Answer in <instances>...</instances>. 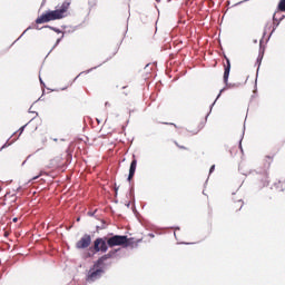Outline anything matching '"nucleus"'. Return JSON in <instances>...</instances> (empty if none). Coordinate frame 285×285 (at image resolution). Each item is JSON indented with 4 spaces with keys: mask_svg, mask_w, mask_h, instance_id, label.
I'll return each mask as SVG.
<instances>
[{
    "mask_svg": "<svg viewBox=\"0 0 285 285\" xmlns=\"http://www.w3.org/2000/svg\"><path fill=\"white\" fill-rule=\"evenodd\" d=\"M176 144V146L178 147V148H180V150H188V148H186L185 146H181V145H179V144H177V142H175Z\"/></svg>",
    "mask_w": 285,
    "mask_h": 285,
    "instance_id": "nucleus-12",
    "label": "nucleus"
},
{
    "mask_svg": "<svg viewBox=\"0 0 285 285\" xmlns=\"http://www.w3.org/2000/svg\"><path fill=\"white\" fill-rule=\"evenodd\" d=\"M240 208H244V200L239 199V200H233L230 203V210L233 213H239Z\"/></svg>",
    "mask_w": 285,
    "mask_h": 285,
    "instance_id": "nucleus-7",
    "label": "nucleus"
},
{
    "mask_svg": "<svg viewBox=\"0 0 285 285\" xmlns=\"http://www.w3.org/2000/svg\"><path fill=\"white\" fill-rule=\"evenodd\" d=\"M53 141H57V138H55Z\"/></svg>",
    "mask_w": 285,
    "mask_h": 285,
    "instance_id": "nucleus-21",
    "label": "nucleus"
},
{
    "mask_svg": "<svg viewBox=\"0 0 285 285\" xmlns=\"http://www.w3.org/2000/svg\"><path fill=\"white\" fill-rule=\"evenodd\" d=\"M275 156H266V159H268L269 161H273Z\"/></svg>",
    "mask_w": 285,
    "mask_h": 285,
    "instance_id": "nucleus-14",
    "label": "nucleus"
},
{
    "mask_svg": "<svg viewBox=\"0 0 285 285\" xmlns=\"http://www.w3.org/2000/svg\"><path fill=\"white\" fill-rule=\"evenodd\" d=\"M92 244V237L89 234H85L77 243L76 248L83 249L88 248Z\"/></svg>",
    "mask_w": 285,
    "mask_h": 285,
    "instance_id": "nucleus-5",
    "label": "nucleus"
},
{
    "mask_svg": "<svg viewBox=\"0 0 285 285\" xmlns=\"http://www.w3.org/2000/svg\"><path fill=\"white\" fill-rule=\"evenodd\" d=\"M273 20H274V23H275V14L273 16Z\"/></svg>",
    "mask_w": 285,
    "mask_h": 285,
    "instance_id": "nucleus-17",
    "label": "nucleus"
},
{
    "mask_svg": "<svg viewBox=\"0 0 285 285\" xmlns=\"http://www.w3.org/2000/svg\"><path fill=\"white\" fill-rule=\"evenodd\" d=\"M278 10H281V12H285V0H281L278 3Z\"/></svg>",
    "mask_w": 285,
    "mask_h": 285,
    "instance_id": "nucleus-10",
    "label": "nucleus"
},
{
    "mask_svg": "<svg viewBox=\"0 0 285 285\" xmlns=\"http://www.w3.org/2000/svg\"><path fill=\"white\" fill-rule=\"evenodd\" d=\"M2 148H6V145H2Z\"/></svg>",
    "mask_w": 285,
    "mask_h": 285,
    "instance_id": "nucleus-18",
    "label": "nucleus"
},
{
    "mask_svg": "<svg viewBox=\"0 0 285 285\" xmlns=\"http://www.w3.org/2000/svg\"><path fill=\"white\" fill-rule=\"evenodd\" d=\"M94 250L96 253H108V237L96 238L94 242Z\"/></svg>",
    "mask_w": 285,
    "mask_h": 285,
    "instance_id": "nucleus-4",
    "label": "nucleus"
},
{
    "mask_svg": "<svg viewBox=\"0 0 285 285\" xmlns=\"http://www.w3.org/2000/svg\"><path fill=\"white\" fill-rule=\"evenodd\" d=\"M165 1H170V0H165Z\"/></svg>",
    "mask_w": 285,
    "mask_h": 285,
    "instance_id": "nucleus-22",
    "label": "nucleus"
},
{
    "mask_svg": "<svg viewBox=\"0 0 285 285\" xmlns=\"http://www.w3.org/2000/svg\"><path fill=\"white\" fill-rule=\"evenodd\" d=\"M157 3H161V0H156Z\"/></svg>",
    "mask_w": 285,
    "mask_h": 285,
    "instance_id": "nucleus-16",
    "label": "nucleus"
},
{
    "mask_svg": "<svg viewBox=\"0 0 285 285\" xmlns=\"http://www.w3.org/2000/svg\"><path fill=\"white\" fill-rule=\"evenodd\" d=\"M13 222H17V218H13Z\"/></svg>",
    "mask_w": 285,
    "mask_h": 285,
    "instance_id": "nucleus-20",
    "label": "nucleus"
},
{
    "mask_svg": "<svg viewBox=\"0 0 285 285\" xmlns=\"http://www.w3.org/2000/svg\"><path fill=\"white\" fill-rule=\"evenodd\" d=\"M126 240L127 236L114 235L107 238V246H109V248H115V246H121L125 248Z\"/></svg>",
    "mask_w": 285,
    "mask_h": 285,
    "instance_id": "nucleus-3",
    "label": "nucleus"
},
{
    "mask_svg": "<svg viewBox=\"0 0 285 285\" xmlns=\"http://www.w3.org/2000/svg\"><path fill=\"white\" fill-rule=\"evenodd\" d=\"M117 255V249L110 250L109 253L102 255L97 259V262L94 263L92 267L87 273V282H97V279L101 278V275H104V266H106L105 262H108V259H112Z\"/></svg>",
    "mask_w": 285,
    "mask_h": 285,
    "instance_id": "nucleus-1",
    "label": "nucleus"
},
{
    "mask_svg": "<svg viewBox=\"0 0 285 285\" xmlns=\"http://www.w3.org/2000/svg\"><path fill=\"white\" fill-rule=\"evenodd\" d=\"M215 171V165H213L212 167H210V169H209V175H212V173H214Z\"/></svg>",
    "mask_w": 285,
    "mask_h": 285,
    "instance_id": "nucleus-13",
    "label": "nucleus"
},
{
    "mask_svg": "<svg viewBox=\"0 0 285 285\" xmlns=\"http://www.w3.org/2000/svg\"><path fill=\"white\" fill-rule=\"evenodd\" d=\"M70 8V3L63 2L59 9L53 11H48L36 19V23H48L50 21H57L59 19H63L66 17V12Z\"/></svg>",
    "mask_w": 285,
    "mask_h": 285,
    "instance_id": "nucleus-2",
    "label": "nucleus"
},
{
    "mask_svg": "<svg viewBox=\"0 0 285 285\" xmlns=\"http://www.w3.org/2000/svg\"><path fill=\"white\" fill-rule=\"evenodd\" d=\"M137 170V159H132L130 167H129V176H128V181L135 177V173Z\"/></svg>",
    "mask_w": 285,
    "mask_h": 285,
    "instance_id": "nucleus-9",
    "label": "nucleus"
},
{
    "mask_svg": "<svg viewBox=\"0 0 285 285\" xmlns=\"http://www.w3.org/2000/svg\"><path fill=\"white\" fill-rule=\"evenodd\" d=\"M139 243H141V239L135 240L134 237L128 238V236H127V240L125 243V248H137V246H139Z\"/></svg>",
    "mask_w": 285,
    "mask_h": 285,
    "instance_id": "nucleus-8",
    "label": "nucleus"
},
{
    "mask_svg": "<svg viewBox=\"0 0 285 285\" xmlns=\"http://www.w3.org/2000/svg\"><path fill=\"white\" fill-rule=\"evenodd\" d=\"M226 63H224V83L225 86H228V77H230V59L225 56Z\"/></svg>",
    "mask_w": 285,
    "mask_h": 285,
    "instance_id": "nucleus-6",
    "label": "nucleus"
},
{
    "mask_svg": "<svg viewBox=\"0 0 285 285\" xmlns=\"http://www.w3.org/2000/svg\"><path fill=\"white\" fill-rule=\"evenodd\" d=\"M2 148H6V145H2Z\"/></svg>",
    "mask_w": 285,
    "mask_h": 285,
    "instance_id": "nucleus-19",
    "label": "nucleus"
},
{
    "mask_svg": "<svg viewBox=\"0 0 285 285\" xmlns=\"http://www.w3.org/2000/svg\"><path fill=\"white\" fill-rule=\"evenodd\" d=\"M115 190H116V193H117V190H119V187L115 186Z\"/></svg>",
    "mask_w": 285,
    "mask_h": 285,
    "instance_id": "nucleus-15",
    "label": "nucleus"
},
{
    "mask_svg": "<svg viewBox=\"0 0 285 285\" xmlns=\"http://www.w3.org/2000/svg\"><path fill=\"white\" fill-rule=\"evenodd\" d=\"M23 130H26V126H22L19 128V130H18L19 137H21V135L23 134Z\"/></svg>",
    "mask_w": 285,
    "mask_h": 285,
    "instance_id": "nucleus-11",
    "label": "nucleus"
}]
</instances>
